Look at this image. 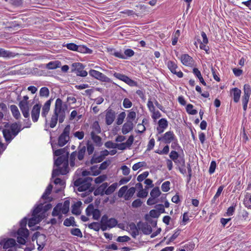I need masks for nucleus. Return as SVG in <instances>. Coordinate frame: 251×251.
Segmentation results:
<instances>
[{"instance_id":"1","label":"nucleus","mask_w":251,"mask_h":251,"mask_svg":"<svg viewBox=\"0 0 251 251\" xmlns=\"http://www.w3.org/2000/svg\"><path fill=\"white\" fill-rule=\"evenodd\" d=\"M52 150L54 151V155L59 156L54 161V165L58 169L52 171V177H54L58 175H64L69 172V151L68 149L64 148L54 151L55 145L51 144Z\"/></svg>"},{"instance_id":"2","label":"nucleus","mask_w":251,"mask_h":251,"mask_svg":"<svg viewBox=\"0 0 251 251\" xmlns=\"http://www.w3.org/2000/svg\"><path fill=\"white\" fill-rule=\"evenodd\" d=\"M157 221H140L136 225L132 223L127 226L131 236L135 238L139 234V231L144 234H150L152 232V227L156 226Z\"/></svg>"},{"instance_id":"3","label":"nucleus","mask_w":251,"mask_h":251,"mask_svg":"<svg viewBox=\"0 0 251 251\" xmlns=\"http://www.w3.org/2000/svg\"><path fill=\"white\" fill-rule=\"evenodd\" d=\"M66 108V104L63 103V101L60 99H56L53 114L51 117L50 122V127L51 128H53L56 126L58 120L59 123H62L64 122L66 117L65 110Z\"/></svg>"},{"instance_id":"4","label":"nucleus","mask_w":251,"mask_h":251,"mask_svg":"<svg viewBox=\"0 0 251 251\" xmlns=\"http://www.w3.org/2000/svg\"><path fill=\"white\" fill-rule=\"evenodd\" d=\"M52 205L50 203H47L44 205L41 200L39 203L36 204L32 210L31 217H25L22 220H44L47 216V211L51 209Z\"/></svg>"},{"instance_id":"5","label":"nucleus","mask_w":251,"mask_h":251,"mask_svg":"<svg viewBox=\"0 0 251 251\" xmlns=\"http://www.w3.org/2000/svg\"><path fill=\"white\" fill-rule=\"evenodd\" d=\"M93 178L91 177H81L77 179L74 182L75 186L77 187V190L79 192H85L81 194L83 196H85L91 193L93 190L91 188V182Z\"/></svg>"},{"instance_id":"6","label":"nucleus","mask_w":251,"mask_h":251,"mask_svg":"<svg viewBox=\"0 0 251 251\" xmlns=\"http://www.w3.org/2000/svg\"><path fill=\"white\" fill-rule=\"evenodd\" d=\"M86 148L85 146L80 145L77 149V151H73L70 155V164L71 167H74L75 165V160L76 157L79 161L83 159L85 154Z\"/></svg>"},{"instance_id":"7","label":"nucleus","mask_w":251,"mask_h":251,"mask_svg":"<svg viewBox=\"0 0 251 251\" xmlns=\"http://www.w3.org/2000/svg\"><path fill=\"white\" fill-rule=\"evenodd\" d=\"M70 202L68 201H65L64 203H58L53 208L52 215L54 217L58 216L60 219L62 214H66L69 210Z\"/></svg>"},{"instance_id":"8","label":"nucleus","mask_w":251,"mask_h":251,"mask_svg":"<svg viewBox=\"0 0 251 251\" xmlns=\"http://www.w3.org/2000/svg\"><path fill=\"white\" fill-rule=\"evenodd\" d=\"M29 97L27 96L23 97V99L20 101L19 103V108L25 118L29 117V110L30 105L28 100Z\"/></svg>"},{"instance_id":"9","label":"nucleus","mask_w":251,"mask_h":251,"mask_svg":"<svg viewBox=\"0 0 251 251\" xmlns=\"http://www.w3.org/2000/svg\"><path fill=\"white\" fill-rule=\"evenodd\" d=\"M63 46L69 50L76 51L80 53L91 54L93 52L92 50L84 45H77L73 43L64 44Z\"/></svg>"},{"instance_id":"10","label":"nucleus","mask_w":251,"mask_h":251,"mask_svg":"<svg viewBox=\"0 0 251 251\" xmlns=\"http://www.w3.org/2000/svg\"><path fill=\"white\" fill-rule=\"evenodd\" d=\"M70 126L67 125L63 130V132L59 136L58 140V145L59 147H63L67 144L70 139L69 134Z\"/></svg>"},{"instance_id":"11","label":"nucleus","mask_w":251,"mask_h":251,"mask_svg":"<svg viewBox=\"0 0 251 251\" xmlns=\"http://www.w3.org/2000/svg\"><path fill=\"white\" fill-rule=\"evenodd\" d=\"M84 66L79 62H75L72 64L71 71L74 72L78 76L85 77L88 75V73L84 70Z\"/></svg>"},{"instance_id":"12","label":"nucleus","mask_w":251,"mask_h":251,"mask_svg":"<svg viewBox=\"0 0 251 251\" xmlns=\"http://www.w3.org/2000/svg\"><path fill=\"white\" fill-rule=\"evenodd\" d=\"M244 95L242 97V102L243 105V110L246 111L247 108L248 103L251 94V88L249 84H246L244 86Z\"/></svg>"},{"instance_id":"13","label":"nucleus","mask_w":251,"mask_h":251,"mask_svg":"<svg viewBox=\"0 0 251 251\" xmlns=\"http://www.w3.org/2000/svg\"><path fill=\"white\" fill-rule=\"evenodd\" d=\"M89 74L92 77L102 82H110L111 79L102 73L93 69L89 72Z\"/></svg>"},{"instance_id":"14","label":"nucleus","mask_w":251,"mask_h":251,"mask_svg":"<svg viewBox=\"0 0 251 251\" xmlns=\"http://www.w3.org/2000/svg\"><path fill=\"white\" fill-rule=\"evenodd\" d=\"M86 215L92 218L94 220H99L100 217V211L97 208H95L94 205L90 204L86 209Z\"/></svg>"},{"instance_id":"15","label":"nucleus","mask_w":251,"mask_h":251,"mask_svg":"<svg viewBox=\"0 0 251 251\" xmlns=\"http://www.w3.org/2000/svg\"><path fill=\"white\" fill-rule=\"evenodd\" d=\"M113 75L117 79L125 82L130 86H136L137 85L136 82L132 80L127 76L125 75L120 73H115L113 74Z\"/></svg>"},{"instance_id":"16","label":"nucleus","mask_w":251,"mask_h":251,"mask_svg":"<svg viewBox=\"0 0 251 251\" xmlns=\"http://www.w3.org/2000/svg\"><path fill=\"white\" fill-rule=\"evenodd\" d=\"M176 139V136L172 131L166 132L162 137H159L158 140L162 141L166 144H169Z\"/></svg>"},{"instance_id":"17","label":"nucleus","mask_w":251,"mask_h":251,"mask_svg":"<svg viewBox=\"0 0 251 251\" xmlns=\"http://www.w3.org/2000/svg\"><path fill=\"white\" fill-rule=\"evenodd\" d=\"M41 108V105L40 104H36L33 106L31 110V118L33 122H36L38 121L40 115Z\"/></svg>"},{"instance_id":"18","label":"nucleus","mask_w":251,"mask_h":251,"mask_svg":"<svg viewBox=\"0 0 251 251\" xmlns=\"http://www.w3.org/2000/svg\"><path fill=\"white\" fill-rule=\"evenodd\" d=\"M115 112L111 109H107L105 113V123L107 125H111L115 119Z\"/></svg>"},{"instance_id":"19","label":"nucleus","mask_w":251,"mask_h":251,"mask_svg":"<svg viewBox=\"0 0 251 251\" xmlns=\"http://www.w3.org/2000/svg\"><path fill=\"white\" fill-rule=\"evenodd\" d=\"M167 66L169 69L173 74L176 75L179 78H181L183 77V74L182 72H181L180 71L177 72L176 71V69L177 68V66L174 61H168Z\"/></svg>"},{"instance_id":"20","label":"nucleus","mask_w":251,"mask_h":251,"mask_svg":"<svg viewBox=\"0 0 251 251\" xmlns=\"http://www.w3.org/2000/svg\"><path fill=\"white\" fill-rule=\"evenodd\" d=\"M168 126V122L165 118H162L158 122V126L156 128L158 134L163 133Z\"/></svg>"},{"instance_id":"21","label":"nucleus","mask_w":251,"mask_h":251,"mask_svg":"<svg viewBox=\"0 0 251 251\" xmlns=\"http://www.w3.org/2000/svg\"><path fill=\"white\" fill-rule=\"evenodd\" d=\"M100 229L102 231L106 230L107 228H111L118 224V221H100Z\"/></svg>"},{"instance_id":"22","label":"nucleus","mask_w":251,"mask_h":251,"mask_svg":"<svg viewBox=\"0 0 251 251\" xmlns=\"http://www.w3.org/2000/svg\"><path fill=\"white\" fill-rule=\"evenodd\" d=\"M52 100V99H50L47 100L43 105L42 107L41 116L45 118L46 122H47V116L50 110V107Z\"/></svg>"},{"instance_id":"23","label":"nucleus","mask_w":251,"mask_h":251,"mask_svg":"<svg viewBox=\"0 0 251 251\" xmlns=\"http://www.w3.org/2000/svg\"><path fill=\"white\" fill-rule=\"evenodd\" d=\"M182 63L187 66H191L194 62L193 59L187 54H182L180 57Z\"/></svg>"},{"instance_id":"24","label":"nucleus","mask_w":251,"mask_h":251,"mask_svg":"<svg viewBox=\"0 0 251 251\" xmlns=\"http://www.w3.org/2000/svg\"><path fill=\"white\" fill-rule=\"evenodd\" d=\"M108 187V183L107 182L103 183L100 185L97 189H96L94 192L95 196L101 195L103 196L105 194V190Z\"/></svg>"},{"instance_id":"25","label":"nucleus","mask_w":251,"mask_h":251,"mask_svg":"<svg viewBox=\"0 0 251 251\" xmlns=\"http://www.w3.org/2000/svg\"><path fill=\"white\" fill-rule=\"evenodd\" d=\"M133 128V124L132 121H127L125 123L122 128V133L124 134H126L131 131Z\"/></svg>"},{"instance_id":"26","label":"nucleus","mask_w":251,"mask_h":251,"mask_svg":"<svg viewBox=\"0 0 251 251\" xmlns=\"http://www.w3.org/2000/svg\"><path fill=\"white\" fill-rule=\"evenodd\" d=\"M3 135L5 141L7 143H9L16 136L13 135V133L11 132L10 129H4L2 131Z\"/></svg>"},{"instance_id":"27","label":"nucleus","mask_w":251,"mask_h":251,"mask_svg":"<svg viewBox=\"0 0 251 251\" xmlns=\"http://www.w3.org/2000/svg\"><path fill=\"white\" fill-rule=\"evenodd\" d=\"M10 109L12 116L15 119L19 120L21 118V115L20 111L16 105H11L10 106Z\"/></svg>"},{"instance_id":"28","label":"nucleus","mask_w":251,"mask_h":251,"mask_svg":"<svg viewBox=\"0 0 251 251\" xmlns=\"http://www.w3.org/2000/svg\"><path fill=\"white\" fill-rule=\"evenodd\" d=\"M241 91L237 88H234L231 90V94L233 96V100L237 103L239 101Z\"/></svg>"},{"instance_id":"29","label":"nucleus","mask_w":251,"mask_h":251,"mask_svg":"<svg viewBox=\"0 0 251 251\" xmlns=\"http://www.w3.org/2000/svg\"><path fill=\"white\" fill-rule=\"evenodd\" d=\"M16 56L14 52L0 48V56L4 58H11Z\"/></svg>"},{"instance_id":"30","label":"nucleus","mask_w":251,"mask_h":251,"mask_svg":"<svg viewBox=\"0 0 251 251\" xmlns=\"http://www.w3.org/2000/svg\"><path fill=\"white\" fill-rule=\"evenodd\" d=\"M52 189V185L51 184H50L48 185V186L47 187L45 192L43 194L41 199L44 200H48L49 201H50L51 200L50 198L49 197V196L50 195L51 190Z\"/></svg>"},{"instance_id":"31","label":"nucleus","mask_w":251,"mask_h":251,"mask_svg":"<svg viewBox=\"0 0 251 251\" xmlns=\"http://www.w3.org/2000/svg\"><path fill=\"white\" fill-rule=\"evenodd\" d=\"M9 129H10L11 132L13 133V135L14 136H16L21 130V126L19 125L17 123H15L10 126Z\"/></svg>"},{"instance_id":"32","label":"nucleus","mask_w":251,"mask_h":251,"mask_svg":"<svg viewBox=\"0 0 251 251\" xmlns=\"http://www.w3.org/2000/svg\"><path fill=\"white\" fill-rule=\"evenodd\" d=\"M108 50L111 55H114L119 58L126 59V56L121 51H117L114 49H108Z\"/></svg>"},{"instance_id":"33","label":"nucleus","mask_w":251,"mask_h":251,"mask_svg":"<svg viewBox=\"0 0 251 251\" xmlns=\"http://www.w3.org/2000/svg\"><path fill=\"white\" fill-rule=\"evenodd\" d=\"M16 245L15 240L13 238L8 239L3 244V248L4 249L14 247Z\"/></svg>"},{"instance_id":"34","label":"nucleus","mask_w":251,"mask_h":251,"mask_svg":"<svg viewBox=\"0 0 251 251\" xmlns=\"http://www.w3.org/2000/svg\"><path fill=\"white\" fill-rule=\"evenodd\" d=\"M81 202H77L72 206V212L76 215H79L80 214V206Z\"/></svg>"},{"instance_id":"35","label":"nucleus","mask_w":251,"mask_h":251,"mask_svg":"<svg viewBox=\"0 0 251 251\" xmlns=\"http://www.w3.org/2000/svg\"><path fill=\"white\" fill-rule=\"evenodd\" d=\"M160 214L158 211H157L155 209L151 210L150 211L149 214H146L145 215V220H149L150 217L153 218H157Z\"/></svg>"},{"instance_id":"36","label":"nucleus","mask_w":251,"mask_h":251,"mask_svg":"<svg viewBox=\"0 0 251 251\" xmlns=\"http://www.w3.org/2000/svg\"><path fill=\"white\" fill-rule=\"evenodd\" d=\"M60 62L59 61H50L46 64V68L48 69L53 70L59 68Z\"/></svg>"},{"instance_id":"37","label":"nucleus","mask_w":251,"mask_h":251,"mask_svg":"<svg viewBox=\"0 0 251 251\" xmlns=\"http://www.w3.org/2000/svg\"><path fill=\"white\" fill-rule=\"evenodd\" d=\"M135 188L131 187L128 190H127L126 193L124 196L125 199L126 200H128L131 198L135 192Z\"/></svg>"},{"instance_id":"38","label":"nucleus","mask_w":251,"mask_h":251,"mask_svg":"<svg viewBox=\"0 0 251 251\" xmlns=\"http://www.w3.org/2000/svg\"><path fill=\"white\" fill-rule=\"evenodd\" d=\"M118 186V184L116 182L113 183L108 188L107 187L106 190H105V194L107 195H109L113 193Z\"/></svg>"},{"instance_id":"39","label":"nucleus","mask_w":251,"mask_h":251,"mask_svg":"<svg viewBox=\"0 0 251 251\" xmlns=\"http://www.w3.org/2000/svg\"><path fill=\"white\" fill-rule=\"evenodd\" d=\"M17 234L19 236H23L27 238L29 235V231L26 228L21 227L18 229Z\"/></svg>"},{"instance_id":"40","label":"nucleus","mask_w":251,"mask_h":251,"mask_svg":"<svg viewBox=\"0 0 251 251\" xmlns=\"http://www.w3.org/2000/svg\"><path fill=\"white\" fill-rule=\"evenodd\" d=\"M92 128L93 130L91 132H94V133H100L101 132V129L98 121L93 123Z\"/></svg>"},{"instance_id":"41","label":"nucleus","mask_w":251,"mask_h":251,"mask_svg":"<svg viewBox=\"0 0 251 251\" xmlns=\"http://www.w3.org/2000/svg\"><path fill=\"white\" fill-rule=\"evenodd\" d=\"M161 194V192L158 187H154L150 193L151 197L156 199Z\"/></svg>"},{"instance_id":"42","label":"nucleus","mask_w":251,"mask_h":251,"mask_svg":"<svg viewBox=\"0 0 251 251\" xmlns=\"http://www.w3.org/2000/svg\"><path fill=\"white\" fill-rule=\"evenodd\" d=\"M88 227L95 231H98L100 229V222H93L88 226Z\"/></svg>"},{"instance_id":"43","label":"nucleus","mask_w":251,"mask_h":251,"mask_svg":"<svg viewBox=\"0 0 251 251\" xmlns=\"http://www.w3.org/2000/svg\"><path fill=\"white\" fill-rule=\"evenodd\" d=\"M70 232L72 235L77 236L78 237L81 238L83 236L81 230L78 228H72L70 230Z\"/></svg>"},{"instance_id":"44","label":"nucleus","mask_w":251,"mask_h":251,"mask_svg":"<svg viewBox=\"0 0 251 251\" xmlns=\"http://www.w3.org/2000/svg\"><path fill=\"white\" fill-rule=\"evenodd\" d=\"M39 94L41 97H48L50 94L49 89L46 87L41 88L40 90Z\"/></svg>"},{"instance_id":"45","label":"nucleus","mask_w":251,"mask_h":251,"mask_svg":"<svg viewBox=\"0 0 251 251\" xmlns=\"http://www.w3.org/2000/svg\"><path fill=\"white\" fill-rule=\"evenodd\" d=\"M193 107L194 106L192 104H188L186 107L187 112L191 115H196L197 114V110L193 109Z\"/></svg>"},{"instance_id":"46","label":"nucleus","mask_w":251,"mask_h":251,"mask_svg":"<svg viewBox=\"0 0 251 251\" xmlns=\"http://www.w3.org/2000/svg\"><path fill=\"white\" fill-rule=\"evenodd\" d=\"M101 173L100 170L98 166H93L91 167V175L97 176Z\"/></svg>"},{"instance_id":"47","label":"nucleus","mask_w":251,"mask_h":251,"mask_svg":"<svg viewBox=\"0 0 251 251\" xmlns=\"http://www.w3.org/2000/svg\"><path fill=\"white\" fill-rule=\"evenodd\" d=\"M103 159L104 158L100 154L98 156H96L95 155H94L91 160V163L93 164L94 163H100L102 161Z\"/></svg>"},{"instance_id":"48","label":"nucleus","mask_w":251,"mask_h":251,"mask_svg":"<svg viewBox=\"0 0 251 251\" xmlns=\"http://www.w3.org/2000/svg\"><path fill=\"white\" fill-rule=\"evenodd\" d=\"M97 133H94V132H91V136L93 141L97 144L98 145L100 144L101 143V138L97 135Z\"/></svg>"},{"instance_id":"49","label":"nucleus","mask_w":251,"mask_h":251,"mask_svg":"<svg viewBox=\"0 0 251 251\" xmlns=\"http://www.w3.org/2000/svg\"><path fill=\"white\" fill-rule=\"evenodd\" d=\"M180 36V30H177L173 35L172 37V45L175 46L176 44L178 38Z\"/></svg>"},{"instance_id":"50","label":"nucleus","mask_w":251,"mask_h":251,"mask_svg":"<svg viewBox=\"0 0 251 251\" xmlns=\"http://www.w3.org/2000/svg\"><path fill=\"white\" fill-rule=\"evenodd\" d=\"M147 166V163L144 162H139L137 163L134 164L132 166V169L133 171H136L139 168Z\"/></svg>"},{"instance_id":"51","label":"nucleus","mask_w":251,"mask_h":251,"mask_svg":"<svg viewBox=\"0 0 251 251\" xmlns=\"http://www.w3.org/2000/svg\"><path fill=\"white\" fill-rule=\"evenodd\" d=\"M178 153L175 151H171L169 155L170 158L176 163H177V159H178Z\"/></svg>"},{"instance_id":"52","label":"nucleus","mask_w":251,"mask_h":251,"mask_svg":"<svg viewBox=\"0 0 251 251\" xmlns=\"http://www.w3.org/2000/svg\"><path fill=\"white\" fill-rule=\"evenodd\" d=\"M107 178L106 175H102L96 177L95 179V182L96 184H100L105 181Z\"/></svg>"},{"instance_id":"53","label":"nucleus","mask_w":251,"mask_h":251,"mask_svg":"<svg viewBox=\"0 0 251 251\" xmlns=\"http://www.w3.org/2000/svg\"><path fill=\"white\" fill-rule=\"evenodd\" d=\"M147 189H148V187L146 186V188L145 189L140 190L138 193L137 196L142 198L146 197L148 194V192L146 190Z\"/></svg>"},{"instance_id":"54","label":"nucleus","mask_w":251,"mask_h":251,"mask_svg":"<svg viewBox=\"0 0 251 251\" xmlns=\"http://www.w3.org/2000/svg\"><path fill=\"white\" fill-rule=\"evenodd\" d=\"M126 113L125 112H121L118 116L117 120V124L118 125H121L126 117Z\"/></svg>"},{"instance_id":"55","label":"nucleus","mask_w":251,"mask_h":251,"mask_svg":"<svg viewBox=\"0 0 251 251\" xmlns=\"http://www.w3.org/2000/svg\"><path fill=\"white\" fill-rule=\"evenodd\" d=\"M170 182L169 181L164 182L161 185V189L164 192H167L169 191Z\"/></svg>"},{"instance_id":"56","label":"nucleus","mask_w":251,"mask_h":251,"mask_svg":"<svg viewBox=\"0 0 251 251\" xmlns=\"http://www.w3.org/2000/svg\"><path fill=\"white\" fill-rule=\"evenodd\" d=\"M127 186H124L122 187H121L120 190L118 191V196L119 197L121 198L125 196V195L126 193V191L127 190Z\"/></svg>"},{"instance_id":"57","label":"nucleus","mask_w":251,"mask_h":251,"mask_svg":"<svg viewBox=\"0 0 251 251\" xmlns=\"http://www.w3.org/2000/svg\"><path fill=\"white\" fill-rule=\"evenodd\" d=\"M152 113L151 118L155 121L157 119L161 117V114L158 110L156 111L155 109L151 111Z\"/></svg>"},{"instance_id":"58","label":"nucleus","mask_w":251,"mask_h":251,"mask_svg":"<svg viewBox=\"0 0 251 251\" xmlns=\"http://www.w3.org/2000/svg\"><path fill=\"white\" fill-rule=\"evenodd\" d=\"M149 172L146 171L144 172L142 174H140L137 176V180L139 182H141L143 180H144L148 176H149Z\"/></svg>"},{"instance_id":"59","label":"nucleus","mask_w":251,"mask_h":251,"mask_svg":"<svg viewBox=\"0 0 251 251\" xmlns=\"http://www.w3.org/2000/svg\"><path fill=\"white\" fill-rule=\"evenodd\" d=\"M132 105V103L129 99L128 98L124 99L123 100V106L125 108H130Z\"/></svg>"},{"instance_id":"60","label":"nucleus","mask_w":251,"mask_h":251,"mask_svg":"<svg viewBox=\"0 0 251 251\" xmlns=\"http://www.w3.org/2000/svg\"><path fill=\"white\" fill-rule=\"evenodd\" d=\"M136 113L134 111H129L127 114L126 119L127 121H133L136 118Z\"/></svg>"},{"instance_id":"61","label":"nucleus","mask_w":251,"mask_h":251,"mask_svg":"<svg viewBox=\"0 0 251 251\" xmlns=\"http://www.w3.org/2000/svg\"><path fill=\"white\" fill-rule=\"evenodd\" d=\"M121 169L122 171L123 175L124 176H127L130 173V168L126 165L122 166L121 167Z\"/></svg>"},{"instance_id":"62","label":"nucleus","mask_w":251,"mask_h":251,"mask_svg":"<svg viewBox=\"0 0 251 251\" xmlns=\"http://www.w3.org/2000/svg\"><path fill=\"white\" fill-rule=\"evenodd\" d=\"M179 230L176 231L173 235H172L169 239L168 241L167 242V244H169L170 242H173L175 240L179 234Z\"/></svg>"},{"instance_id":"63","label":"nucleus","mask_w":251,"mask_h":251,"mask_svg":"<svg viewBox=\"0 0 251 251\" xmlns=\"http://www.w3.org/2000/svg\"><path fill=\"white\" fill-rule=\"evenodd\" d=\"M130 240L129 237L125 235L123 236H119L117 239V241L119 242H128Z\"/></svg>"},{"instance_id":"64","label":"nucleus","mask_w":251,"mask_h":251,"mask_svg":"<svg viewBox=\"0 0 251 251\" xmlns=\"http://www.w3.org/2000/svg\"><path fill=\"white\" fill-rule=\"evenodd\" d=\"M216 167V162L215 161H212L210 163V167L209 169V173L210 174H212L213 173H214V172H215Z\"/></svg>"}]
</instances>
